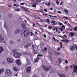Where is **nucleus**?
<instances>
[{"label":"nucleus","mask_w":77,"mask_h":77,"mask_svg":"<svg viewBox=\"0 0 77 77\" xmlns=\"http://www.w3.org/2000/svg\"><path fill=\"white\" fill-rule=\"evenodd\" d=\"M21 55V53L18 52H17L13 54V56L16 58V59H19Z\"/></svg>","instance_id":"1"},{"label":"nucleus","mask_w":77,"mask_h":77,"mask_svg":"<svg viewBox=\"0 0 77 77\" xmlns=\"http://www.w3.org/2000/svg\"><path fill=\"white\" fill-rule=\"evenodd\" d=\"M12 73V71L9 69H6L5 71V74L6 75H10Z\"/></svg>","instance_id":"2"},{"label":"nucleus","mask_w":77,"mask_h":77,"mask_svg":"<svg viewBox=\"0 0 77 77\" xmlns=\"http://www.w3.org/2000/svg\"><path fill=\"white\" fill-rule=\"evenodd\" d=\"M23 33L24 34L25 37H26L27 36H29L30 33V32L29 30L26 29L24 30L23 32Z\"/></svg>","instance_id":"3"},{"label":"nucleus","mask_w":77,"mask_h":77,"mask_svg":"<svg viewBox=\"0 0 77 77\" xmlns=\"http://www.w3.org/2000/svg\"><path fill=\"white\" fill-rule=\"evenodd\" d=\"M16 63L17 64L18 66H20V65H21V61H20V59L16 60Z\"/></svg>","instance_id":"4"},{"label":"nucleus","mask_w":77,"mask_h":77,"mask_svg":"<svg viewBox=\"0 0 77 77\" xmlns=\"http://www.w3.org/2000/svg\"><path fill=\"white\" fill-rule=\"evenodd\" d=\"M26 72L27 73H30L31 71V67L28 66L26 68Z\"/></svg>","instance_id":"5"},{"label":"nucleus","mask_w":77,"mask_h":77,"mask_svg":"<svg viewBox=\"0 0 77 77\" xmlns=\"http://www.w3.org/2000/svg\"><path fill=\"white\" fill-rule=\"evenodd\" d=\"M43 67L45 71L48 72L50 71V69H49V68H48V67L47 66L43 65Z\"/></svg>","instance_id":"6"},{"label":"nucleus","mask_w":77,"mask_h":77,"mask_svg":"<svg viewBox=\"0 0 77 77\" xmlns=\"http://www.w3.org/2000/svg\"><path fill=\"white\" fill-rule=\"evenodd\" d=\"M7 60L9 63H13L14 62V59L8 57L7 58Z\"/></svg>","instance_id":"7"},{"label":"nucleus","mask_w":77,"mask_h":77,"mask_svg":"<svg viewBox=\"0 0 77 77\" xmlns=\"http://www.w3.org/2000/svg\"><path fill=\"white\" fill-rule=\"evenodd\" d=\"M21 31V29L19 28L15 30L14 32V33L15 34H17V33H20Z\"/></svg>","instance_id":"8"},{"label":"nucleus","mask_w":77,"mask_h":77,"mask_svg":"<svg viewBox=\"0 0 77 77\" xmlns=\"http://www.w3.org/2000/svg\"><path fill=\"white\" fill-rule=\"evenodd\" d=\"M0 42H3L4 41V37L1 34H0Z\"/></svg>","instance_id":"9"},{"label":"nucleus","mask_w":77,"mask_h":77,"mask_svg":"<svg viewBox=\"0 0 77 77\" xmlns=\"http://www.w3.org/2000/svg\"><path fill=\"white\" fill-rule=\"evenodd\" d=\"M31 5H32V7L33 8H35V7L36 6V5H37V3L35 2H31Z\"/></svg>","instance_id":"10"},{"label":"nucleus","mask_w":77,"mask_h":77,"mask_svg":"<svg viewBox=\"0 0 77 77\" xmlns=\"http://www.w3.org/2000/svg\"><path fill=\"white\" fill-rule=\"evenodd\" d=\"M26 61H27V65H31V62L30 60H29L28 58H26Z\"/></svg>","instance_id":"11"},{"label":"nucleus","mask_w":77,"mask_h":77,"mask_svg":"<svg viewBox=\"0 0 77 77\" xmlns=\"http://www.w3.org/2000/svg\"><path fill=\"white\" fill-rule=\"evenodd\" d=\"M69 49L71 51H74V49H75V47L74 46L72 45L70 46Z\"/></svg>","instance_id":"12"},{"label":"nucleus","mask_w":77,"mask_h":77,"mask_svg":"<svg viewBox=\"0 0 77 77\" xmlns=\"http://www.w3.org/2000/svg\"><path fill=\"white\" fill-rule=\"evenodd\" d=\"M51 23H53V25H56V24H57V22L55 21L54 20L51 21Z\"/></svg>","instance_id":"13"},{"label":"nucleus","mask_w":77,"mask_h":77,"mask_svg":"<svg viewBox=\"0 0 77 77\" xmlns=\"http://www.w3.org/2000/svg\"><path fill=\"white\" fill-rule=\"evenodd\" d=\"M64 11L65 12V13H66V14L67 15H69V13H68V12L69 11L68 10H66V9H64Z\"/></svg>","instance_id":"14"},{"label":"nucleus","mask_w":77,"mask_h":77,"mask_svg":"<svg viewBox=\"0 0 77 77\" xmlns=\"http://www.w3.org/2000/svg\"><path fill=\"white\" fill-rule=\"evenodd\" d=\"M4 51V49L1 46H0V54H1L2 53V51Z\"/></svg>","instance_id":"15"},{"label":"nucleus","mask_w":77,"mask_h":77,"mask_svg":"<svg viewBox=\"0 0 77 77\" xmlns=\"http://www.w3.org/2000/svg\"><path fill=\"white\" fill-rule=\"evenodd\" d=\"M30 46H31V43H29L26 45L25 46V48H28V47H30Z\"/></svg>","instance_id":"16"},{"label":"nucleus","mask_w":77,"mask_h":77,"mask_svg":"<svg viewBox=\"0 0 77 77\" xmlns=\"http://www.w3.org/2000/svg\"><path fill=\"white\" fill-rule=\"evenodd\" d=\"M5 71V69H0V75H1L2 72H3Z\"/></svg>","instance_id":"17"},{"label":"nucleus","mask_w":77,"mask_h":77,"mask_svg":"<svg viewBox=\"0 0 77 77\" xmlns=\"http://www.w3.org/2000/svg\"><path fill=\"white\" fill-rule=\"evenodd\" d=\"M22 27L23 28V29H26V26L24 23H23L22 25Z\"/></svg>","instance_id":"18"},{"label":"nucleus","mask_w":77,"mask_h":77,"mask_svg":"<svg viewBox=\"0 0 77 77\" xmlns=\"http://www.w3.org/2000/svg\"><path fill=\"white\" fill-rule=\"evenodd\" d=\"M52 29L53 31H55V30H56V32H58V31H57V28H55L53 27Z\"/></svg>","instance_id":"19"},{"label":"nucleus","mask_w":77,"mask_h":77,"mask_svg":"<svg viewBox=\"0 0 77 77\" xmlns=\"http://www.w3.org/2000/svg\"><path fill=\"white\" fill-rule=\"evenodd\" d=\"M39 58H37L36 60H35L33 62V63L34 64H35L36 63H37L38 62V60H37V59H38Z\"/></svg>","instance_id":"20"},{"label":"nucleus","mask_w":77,"mask_h":77,"mask_svg":"<svg viewBox=\"0 0 77 77\" xmlns=\"http://www.w3.org/2000/svg\"><path fill=\"white\" fill-rule=\"evenodd\" d=\"M60 77H66V76L64 75H63L62 73H60Z\"/></svg>","instance_id":"21"},{"label":"nucleus","mask_w":77,"mask_h":77,"mask_svg":"<svg viewBox=\"0 0 77 77\" xmlns=\"http://www.w3.org/2000/svg\"><path fill=\"white\" fill-rule=\"evenodd\" d=\"M13 69L15 71H18V69L16 67H13Z\"/></svg>","instance_id":"22"},{"label":"nucleus","mask_w":77,"mask_h":77,"mask_svg":"<svg viewBox=\"0 0 77 77\" xmlns=\"http://www.w3.org/2000/svg\"><path fill=\"white\" fill-rule=\"evenodd\" d=\"M36 3L37 4H38V2H41V0H36Z\"/></svg>","instance_id":"23"},{"label":"nucleus","mask_w":77,"mask_h":77,"mask_svg":"<svg viewBox=\"0 0 77 77\" xmlns=\"http://www.w3.org/2000/svg\"><path fill=\"white\" fill-rule=\"evenodd\" d=\"M17 51V49H13L12 51V53H16V52Z\"/></svg>","instance_id":"24"},{"label":"nucleus","mask_w":77,"mask_h":77,"mask_svg":"<svg viewBox=\"0 0 77 77\" xmlns=\"http://www.w3.org/2000/svg\"><path fill=\"white\" fill-rule=\"evenodd\" d=\"M75 66V64H73L70 66V68H74V66Z\"/></svg>","instance_id":"25"},{"label":"nucleus","mask_w":77,"mask_h":77,"mask_svg":"<svg viewBox=\"0 0 77 77\" xmlns=\"http://www.w3.org/2000/svg\"><path fill=\"white\" fill-rule=\"evenodd\" d=\"M65 42H66V43H68V42H69V41L68 39H65Z\"/></svg>","instance_id":"26"},{"label":"nucleus","mask_w":77,"mask_h":77,"mask_svg":"<svg viewBox=\"0 0 77 77\" xmlns=\"http://www.w3.org/2000/svg\"><path fill=\"white\" fill-rule=\"evenodd\" d=\"M69 68V66H66V67H65V70L66 71H67L68 70V68Z\"/></svg>","instance_id":"27"},{"label":"nucleus","mask_w":77,"mask_h":77,"mask_svg":"<svg viewBox=\"0 0 77 77\" xmlns=\"http://www.w3.org/2000/svg\"><path fill=\"white\" fill-rule=\"evenodd\" d=\"M62 18L63 19H65V20H68V18L66 17H64Z\"/></svg>","instance_id":"28"},{"label":"nucleus","mask_w":77,"mask_h":77,"mask_svg":"<svg viewBox=\"0 0 77 77\" xmlns=\"http://www.w3.org/2000/svg\"><path fill=\"white\" fill-rule=\"evenodd\" d=\"M8 16L9 18H11L12 17V14H8Z\"/></svg>","instance_id":"29"},{"label":"nucleus","mask_w":77,"mask_h":77,"mask_svg":"<svg viewBox=\"0 0 77 77\" xmlns=\"http://www.w3.org/2000/svg\"><path fill=\"white\" fill-rule=\"evenodd\" d=\"M59 63H61V62H62V59H61V58H59Z\"/></svg>","instance_id":"30"},{"label":"nucleus","mask_w":77,"mask_h":77,"mask_svg":"<svg viewBox=\"0 0 77 77\" xmlns=\"http://www.w3.org/2000/svg\"><path fill=\"white\" fill-rule=\"evenodd\" d=\"M56 3L57 5H59V0H56Z\"/></svg>","instance_id":"31"},{"label":"nucleus","mask_w":77,"mask_h":77,"mask_svg":"<svg viewBox=\"0 0 77 77\" xmlns=\"http://www.w3.org/2000/svg\"><path fill=\"white\" fill-rule=\"evenodd\" d=\"M60 48H62V43L61 42H60Z\"/></svg>","instance_id":"32"},{"label":"nucleus","mask_w":77,"mask_h":77,"mask_svg":"<svg viewBox=\"0 0 77 77\" xmlns=\"http://www.w3.org/2000/svg\"><path fill=\"white\" fill-rule=\"evenodd\" d=\"M10 44H14V42L13 41H10Z\"/></svg>","instance_id":"33"},{"label":"nucleus","mask_w":77,"mask_h":77,"mask_svg":"<svg viewBox=\"0 0 77 77\" xmlns=\"http://www.w3.org/2000/svg\"><path fill=\"white\" fill-rule=\"evenodd\" d=\"M26 12H29V13H30V11L27 9L26 10Z\"/></svg>","instance_id":"34"},{"label":"nucleus","mask_w":77,"mask_h":77,"mask_svg":"<svg viewBox=\"0 0 77 77\" xmlns=\"http://www.w3.org/2000/svg\"><path fill=\"white\" fill-rule=\"evenodd\" d=\"M25 3H26V2H23L22 3H20V5H24V4H25Z\"/></svg>","instance_id":"35"},{"label":"nucleus","mask_w":77,"mask_h":77,"mask_svg":"<svg viewBox=\"0 0 77 77\" xmlns=\"http://www.w3.org/2000/svg\"><path fill=\"white\" fill-rule=\"evenodd\" d=\"M65 61L66 62V64H68V60H65Z\"/></svg>","instance_id":"36"},{"label":"nucleus","mask_w":77,"mask_h":77,"mask_svg":"<svg viewBox=\"0 0 77 77\" xmlns=\"http://www.w3.org/2000/svg\"><path fill=\"white\" fill-rule=\"evenodd\" d=\"M68 26H69L70 27H71V28H72V26H71V25L69 23H68Z\"/></svg>","instance_id":"37"},{"label":"nucleus","mask_w":77,"mask_h":77,"mask_svg":"<svg viewBox=\"0 0 77 77\" xmlns=\"http://www.w3.org/2000/svg\"><path fill=\"white\" fill-rule=\"evenodd\" d=\"M32 48H33L34 49V48H35V45H34V44H33L32 45Z\"/></svg>","instance_id":"38"},{"label":"nucleus","mask_w":77,"mask_h":77,"mask_svg":"<svg viewBox=\"0 0 77 77\" xmlns=\"http://www.w3.org/2000/svg\"><path fill=\"white\" fill-rule=\"evenodd\" d=\"M70 35L71 36H73V35H74V33L73 32H71L70 33Z\"/></svg>","instance_id":"39"},{"label":"nucleus","mask_w":77,"mask_h":77,"mask_svg":"<svg viewBox=\"0 0 77 77\" xmlns=\"http://www.w3.org/2000/svg\"><path fill=\"white\" fill-rule=\"evenodd\" d=\"M43 15H45V16H47V15H48V14H45L43 13Z\"/></svg>","instance_id":"40"},{"label":"nucleus","mask_w":77,"mask_h":77,"mask_svg":"<svg viewBox=\"0 0 77 77\" xmlns=\"http://www.w3.org/2000/svg\"><path fill=\"white\" fill-rule=\"evenodd\" d=\"M68 27V29H69V30H70V31H72V28H71L69 27Z\"/></svg>","instance_id":"41"},{"label":"nucleus","mask_w":77,"mask_h":77,"mask_svg":"<svg viewBox=\"0 0 77 77\" xmlns=\"http://www.w3.org/2000/svg\"><path fill=\"white\" fill-rule=\"evenodd\" d=\"M73 72H77V70L76 69H73Z\"/></svg>","instance_id":"42"},{"label":"nucleus","mask_w":77,"mask_h":77,"mask_svg":"<svg viewBox=\"0 0 77 77\" xmlns=\"http://www.w3.org/2000/svg\"><path fill=\"white\" fill-rule=\"evenodd\" d=\"M53 39H54V42H56V38H54V37L53 36Z\"/></svg>","instance_id":"43"},{"label":"nucleus","mask_w":77,"mask_h":77,"mask_svg":"<svg viewBox=\"0 0 77 77\" xmlns=\"http://www.w3.org/2000/svg\"><path fill=\"white\" fill-rule=\"evenodd\" d=\"M73 30H74V31H75V32H77V29H75L74 28H72Z\"/></svg>","instance_id":"44"},{"label":"nucleus","mask_w":77,"mask_h":77,"mask_svg":"<svg viewBox=\"0 0 77 77\" xmlns=\"http://www.w3.org/2000/svg\"><path fill=\"white\" fill-rule=\"evenodd\" d=\"M56 55H60V52H58V53H57L56 54Z\"/></svg>","instance_id":"45"},{"label":"nucleus","mask_w":77,"mask_h":77,"mask_svg":"<svg viewBox=\"0 0 77 77\" xmlns=\"http://www.w3.org/2000/svg\"><path fill=\"white\" fill-rule=\"evenodd\" d=\"M48 29H51V28H52V26H48Z\"/></svg>","instance_id":"46"},{"label":"nucleus","mask_w":77,"mask_h":77,"mask_svg":"<svg viewBox=\"0 0 77 77\" xmlns=\"http://www.w3.org/2000/svg\"><path fill=\"white\" fill-rule=\"evenodd\" d=\"M62 27L63 29H65V25H62Z\"/></svg>","instance_id":"47"},{"label":"nucleus","mask_w":77,"mask_h":77,"mask_svg":"<svg viewBox=\"0 0 77 77\" xmlns=\"http://www.w3.org/2000/svg\"><path fill=\"white\" fill-rule=\"evenodd\" d=\"M38 56H41L42 57V56H43V55H41V54H38V55H37Z\"/></svg>","instance_id":"48"},{"label":"nucleus","mask_w":77,"mask_h":77,"mask_svg":"<svg viewBox=\"0 0 77 77\" xmlns=\"http://www.w3.org/2000/svg\"><path fill=\"white\" fill-rule=\"evenodd\" d=\"M27 9L25 8H23V11H27Z\"/></svg>","instance_id":"49"},{"label":"nucleus","mask_w":77,"mask_h":77,"mask_svg":"<svg viewBox=\"0 0 77 77\" xmlns=\"http://www.w3.org/2000/svg\"><path fill=\"white\" fill-rule=\"evenodd\" d=\"M43 36L44 38H47V35L45 34H44Z\"/></svg>","instance_id":"50"},{"label":"nucleus","mask_w":77,"mask_h":77,"mask_svg":"<svg viewBox=\"0 0 77 77\" xmlns=\"http://www.w3.org/2000/svg\"><path fill=\"white\" fill-rule=\"evenodd\" d=\"M48 5L49 6H50V5H51V4L50 3V2H48Z\"/></svg>","instance_id":"51"},{"label":"nucleus","mask_w":77,"mask_h":77,"mask_svg":"<svg viewBox=\"0 0 77 77\" xmlns=\"http://www.w3.org/2000/svg\"><path fill=\"white\" fill-rule=\"evenodd\" d=\"M74 69H77V66H75Z\"/></svg>","instance_id":"52"},{"label":"nucleus","mask_w":77,"mask_h":77,"mask_svg":"<svg viewBox=\"0 0 77 77\" xmlns=\"http://www.w3.org/2000/svg\"><path fill=\"white\" fill-rule=\"evenodd\" d=\"M32 77H38V76L36 75H33Z\"/></svg>","instance_id":"53"},{"label":"nucleus","mask_w":77,"mask_h":77,"mask_svg":"<svg viewBox=\"0 0 77 77\" xmlns=\"http://www.w3.org/2000/svg\"><path fill=\"white\" fill-rule=\"evenodd\" d=\"M59 25H63V24H62V23H60V22H59Z\"/></svg>","instance_id":"54"},{"label":"nucleus","mask_w":77,"mask_h":77,"mask_svg":"<svg viewBox=\"0 0 77 77\" xmlns=\"http://www.w3.org/2000/svg\"><path fill=\"white\" fill-rule=\"evenodd\" d=\"M44 11L46 12H47V9H45L44 10Z\"/></svg>","instance_id":"55"},{"label":"nucleus","mask_w":77,"mask_h":77,"mask_svg":"<svg viewBox=\"0 0 77 77\" xmlns=\"http://www.w3.org/2000/svg\"><path fill=\"white\" fill-rule=\"evenodd\" d=\"M15 11H17L19 12V11H20V9H15Z\"/></svg>","instance_id":"56"},{"label":"nucleus","mask_w":77,"mask_h":77,"mask_svg":"<svg viewBox=\"0 0 77 77\" xmlns=\"http://www.w3.org/2000/svg\"><path fill=\"white\" fill-rule=\"evenodd\" d=\"M37 39H39V38H35V39L34 40L35 41H36V40H37Z\"/></svg>","instance_id":"57"},{"label":"nucleus","mask_w":77,"mask_h":77,"mask_svg":"<svg viewBox=\"0 0 77 77\" xmlns=\"http://www.w3.org/2000/svg\"><path fill=\"white\" fill-rule=\"evenodd\" d=\"M48 16H49V17H51L52 18H53V16L51 15L50 14H48Z\"/></svg>","instance_id":"58"},{"label":"nucleus","mask_w":77,"mask_h":77,"mask_svg":"<svg viewBox=\"0 0 77 77\" xmlns=\"http://www.w3.org/2000/svg\"><path fill=\"white\" fill-rule=\"evenodd\" d=\"M40 22H41V23L43 22V20L42 19H40Z\"/></svg>","instance_id":"59"},{"label":"nucleus","mask_w":77,"mask_h":77,"mask_svg":"<svg viewBox=\"0 0 77 77\" xmlns=\"http://www.w3.org/2000/svg\"><path fill=\"white\" fill-rule=\"evenodd\" d=\"M35 35H38V33L36 32V31H35Z\"/></svg>","instance_id":"60"},{"label":"nucleus","mask_w":77,"mask_h":77,"mask_svg":"<svg viewBox=\"0 0 77 77\" xmlns=\"http://www.w3.org/2000/svg\"><path fill=\"white\" fill-rule=\"evenodd\" d=\"M60 30L62 32L63 31V29H62V28H61L60 29Z\"/></svg>","instance_id":"61"},{"label":"nucleus","mask_w":77,"mask_h":77,"mask_svg":"<svg viewBox=\"0 0 77 77\" xmlns=\"http://www.w3.org/2000/svg\"><path fill=\"white\" fill-rule=\"evenodd\" d=\"M4 26L5 27H6V24H4Z\"/></svg>","instance_id":"62"},{"label":"nucleus","mask_w":77,"mask_h":77,"mask_svg":"<svg viewBox=\"0 0 77 77\" xmlns=\"http://www.w3.org/2000/svg\"><path fill=\"white\" fill-rule=\"evenodd\" d=\"M57 50H58V51L60 50V48L58 47V48H57Z\"/></svg>","instance_id":"63"},{"label":"nucleus","mask_w":77,"mask_h":77,"mask_svg":"<svg viewBox=\"0 0 77 77\" xmlns=\"http://www.w3.org/2000/svg\"><path fill=\"white\" fill-rule=\"evenodd\" d=\"M44 50H45V51H47V48H44Z\"/></svg>","instance_id":"64"}]
</instances>
